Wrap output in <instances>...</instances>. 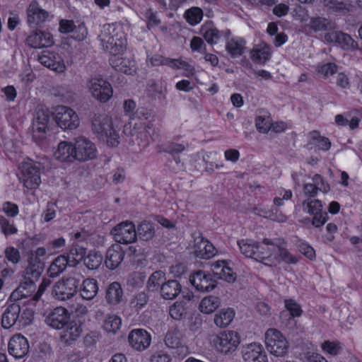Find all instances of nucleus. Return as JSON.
Segmentation results:
<instances>
[{"mask_svg":"<svg viewBox=\"0 0 362 362\" xmlns=\"http://www.w3.org/2000/svg\"><path fill=\"white\" fill-rule=\"evenodd\" d=\"M93 133L108 146H117L119 144V136L113 129L111 118L106 115H95L92 120Z\"/></svg>","mask_w":362,"mask_h":362,"instance_id":"obj_1","label":"nucleus"},{"mask_svg":"<svg viewBox=\"0 0 362 362\" xmlns=\"http://www.w3.org/2000/svg\"><path fill=\"white\" fill-rule=\"evenodd\" d=\"M99 39L103 47L112 54H121L124 50L125 40L123 34L117 30L114 25H104Z\"/></svg>","mask_w":362,"mask_h":362,"instance_id":"obj_2","label":"nucleus"},{"mask_svg":"<svg viewBox=\"0 0 362 362\" xmlns=\"http://www.w3.org/2000/svg\"><path fill=\"white\" fill-rule=\"evenodd\" d=\"M267 350L277 357L284 356L288 350V343L285 336L278 329L270 328L264 334Z\"/></svg>","mask_w":362,"mask_h":362,"instance_id":"obj_3","label":"nucleus"},{"mask_svg":"<svg viewBox=\"0 0 362 362\" xmlns=\"http://www.w3.org/2000/svg\"><path fill=\"white\" fill-rule=\"evenodd\" d=\"M216 350L224 355L233 354L240 344V336L233 330L223 331L213 340Z\"/></svg>","mask_w":362,"mask_h":362,"instance_id":"obj_4","label":"nucleus"},{"mask_svg":"<svg viewBox=\"0 0 362 362\" xmlns=\"http://www.w3.org/2000/svg\"><path fill=\"white\" fill-rule=\"evenodd\" d=\"M42 165L40 163L29 160L21 165V177L24 186L30 189H36L41 183L40 170Z\"/></svg>","mask_w":362,"mask_h":362,"instance_id":"obj_5","label":"nucleus"},{"mask_svg":"<svg viewBox=\"0 0 362 362\" xmlns=\"http://www.w3.org/2000/svg\"><path fill=\"white\" fill-rule=\"evenodd\" d=\"M79 280L74 277L62 278L52 288V296L58 300H66L74 297L78 291Z\"/></svg>","mask_w":362,"mask_h":362,"instance_id":"obj_6","label":"nucleus"},{"mask_svg":"<svg viewBox=\"0 0 362 362\" xmlns=\"http://www.w3.org/2000/svg\"><path fill=\"white\" fill-rule=\"evenodd\" d=\"M54 119L58 126L63 129H74L79 125V118L71 108L59 105L55 108Z\"/></svg>","mask_w":362,"mask_h":362,"instance_id":"obj_7","label":"nucleus"},{"mask_svg":"<svg viewBox=\"0 0 362 362\" xmlns=\"http://www.w3.org/2000/svg\"><path fill=\"white\" fill-rule=\"evenodd\" d=\"M74 155L75 160L86 161L96 157L97 150L95 144L84 136H78L74 139Z\"/></svg>","mask_w":362,"mask_h":362,"instance_id":"obj_8","label":"nucleus"},{"mask_svg":"<svg viewBox=\"0 0 362 362\" xmlns=\"http://www.w3.org/2000/svg\"><path fill=\"white\" fill-rule=\"evenodd\" d=\"M89 89L92 95L102 103L107 102L112 95L111 85L102 78H92L89 82Z\"/></svg>","mask_w":362,"mask_h":362,"instance_id":"obj_9","label":"nucleus"},{"mask_svg":"<svg viewBox=\"0 0 362 362\" xmlns=\"http://www.w3.org/2000/svg\"><path fill=\"white\" fill-rule=\"evenodd\" d=\"M113 235L115 240L119 243H131L136 238L135 226L132 222L121 223L114 228Z\"/></svg>","mask_w":362,"mask_h":362,"instance_id":"obj_10","label":"nucleus"},{"mask_svg":"<svg viewBox=\"0 0 362 362\" xmlns=\"http://www.w3.org/2000/svg\"><path fill=\"white\" fill-rule=\"evenodd\" d=\"M189 281L195 288L202 292H209L216 286V280L213 279L210 274L198 270L189 276Z\"/></svg>","mask_w":362,"mask_h":362,"instance_id":"obj_11","label":"nucleus"},{"mask_svg":"<svg viewBox=\"0 0 362 362\" xmlns=\"http://www.w3.org/2000/svg\"><path fill=\"white\" fill-rule=\"evenodd\" d=\"M69 313L66 308L57 307L46 316L45 322L54 329H60L65 327V325L69 321Z\"/></svg>","mask_w":362,"mask_h":362,"instance_id":"obj_12","label":"nucleus"},{"mask_svg":"<svg viewBox=\"0 0 362 362\" xmlns=\"http://www.w3.org/2000/svg\"><path fill=\"white\" fill-rule=\"evenodd\" d=\"M325 40L335 43L344 49H356L357 42L348 34L340 30H332L325 34Z\"/></svg>","mask_w":362,"mask_h":362,"instance_id":"obj_13","label":"nucleus"},{"mask_svg":"<svg viewBox=\"0 0 362 362\" xmlns=\"http://www.w3.org/2000/svg\"><path fill=\"white\" fill-rule=\"evenodd\" d=\"M129 345L137 351L146 349L151 344L150 334L144 329H135L128 336Z\"/></svg>","mask_w":362,"mask_h":362,"instance_id":"obj_14","label":"nucleus"},{"mask_svg":"<svg viewBox=\"0 0 362 362\" xmlns=\"http://www.w3.org/2000/svg\"><path fill=\"white\" fill-rule=\"evenodd\" d=\"M38 61L43 66L59 73H62L66 69V66L62 57L54 52L45 50L38 57Z\"/></svg>","mask_w":362,"mask_h":362,"instance_id":"obj_15","label":"nucleus"},{"mask_svg":"<svg viewBox=\"0 0 362 362\" xmlns=\"http://www.w3.org/2000/svg\"><path fill=\"white\" fill-rule=\"evenodd\" d=\"M242 355L245 362H267V354L259 344L252 343L243 346Z\"/></svg>","mask_w":362,"mask_h":362,"instance_id":"obj_16","label":"nucleus"},{"mask_svg":"<svg viewBox=\"0 0 362 362\" xmlns=\"http://www.w3.org/2000/svg\"><path fill=\"white\" fill-rule=\"evenodd\" d=\"M8 352L16 358L24 357L29 351V344L27 339L18 334L13 336L8 342Z\"/></svg>","mask_w":362,"mask_h":362,"instance_id":"obj_17","label":"nucleus"},{"mask_svg":"<svg viewBox=\"0 0 362 362\" xmlns=\"http://www.w3.org/2000/svg\"><path fill=\"white\" fill-rule=\"evenodd\" d=\"M85 252L83 248L79 249V252L76 248L71 250V255H76V257H78L79 260L83 259V263L86 267L89 269H97L101 264L103 262V256L100 252H98L94 250H91L88 252L86 256H83Z\"/></svg>","mask_w":362,"mask_h":362,"instance_id":"obj_18","label":"nucleus"},{"mask_svg":"<svg viewBox=\"0 0 362 362\" xmlns=\"http://www.w3.org/2000/svg\"><path fill=\"white\" fill-rule=\"evenodd\" d=\"M26 42L28 46L37 49L52 46L54 44V40L49 33L35 30L26 38Z\"/></svg>","mask_w":362,"mask_h":362,"instance_id":"obj_19","label":"nucleus"},{"mask_svg":"<svg viewBox=\"0 0 362 362\" xmlns=\"http://www.w3.org/2000/svg\"><path fill=\"white\" fill-rule=\"evenodd\" d=\"M21 306L17 303H11L6 308L1 317V325L5 329H9L18 325L19 326Z\"/></svg>","mask_w":362,"mask_h":362,"instance_id":"obj_20","label":"nucleus"},{"mask_svg":"<svg viewBox=\"0 0 362 362\" xmlns=\"http://www.w3.org/2000/svg\"><path fill=\"white\" fill-rule=\"evenodd\" d=\"M43 269L44 263L37 257H33V254L32 253L28 259V266L24 272L25 280L29 281L30 285L33 286V284H35V281L38 279Z\"/></svg>","mask_w":362,"mask_h":362,"instance_id":"obj_21","label":"nucleus"},{"mask_svg":"<svg viewBox=\"0 0 362 362\" xmlns=\"http://www.w3.org/2000/svg\"><path fill=\"white\" fill-rule=\"evenodd\" d=\"M194 252L196 257L201 259H209L215 255L214 245L202 236L194 239Z\"/></svg>","mask_w":362,"mask_h":362,"instance_id":"obj_22","label":"nucleus"},{"mask_svg":"<svg viewBox=\"0 0 362 362\" xmlns=\"http://www.w3.org/2000/svg\"><path fill=\"white\" fill-rule=\"evenodd\" d=\"M120 54H112L110 64L116 71L125 74H132L135 71V62L119 56Z\"/></svg>","mask_w":362,"mask_h":362,"instance_id":"obj_23","label":"nucleus"},{"mask_svg":"<svg viewBox=\"0 0 362 362\" xmlns=\"http://www.w3.org/2000/svg\"><path fill=\"white\" fill-rule=\"evenodd\" d=\"M124 252L119 245H113L108 248L106 252L105 263L110 269H115L122 263Z\"/></svg>","mask_w":362,"mask_h":362,"instance_id":"obj_24","label":"nucleus"},{"mask_svg":"<svg viewBox=\"0 0 362 362\" xmlns=\"http://www.w3.org/2000/svg\"><path fill=\"white\" fill-rule=\"evenodd\" d=\"M182 291V286L177 280H168L163 283L160 288V297L165 300H173Z\"/></svg>","mask_w":362,"mask_h":362,"instance_id":"obj_25","label":"nucleus"},{"mask_svg":"<svg viewBox=\"0 0 362 362\" xmlns=\"http://www.w3.org/2000/svg\"><path fill=\"white\" fill-rule=\"evenodd\" d=\"M28 23L30 25H37L44 22L48 17V12L39 7L36 1H33L27 10Z\"/></svg>","mask_w":362,"mask_h":362,"instance_id":"obj_26","label":"nucleus"},{"mask_svg":"<svg viewBox=\"0 0 362 362\" xmlns=\"http://www.w3.org/2000/svg\"><path fill=\"white\" fill-rule=\"evenodd\" d=\"M123 290L119 282L111 283L107 288L105 300L110 305H117L122 302L123 298Z\"/></svg>","mask_w":362,"mask_h":362,"instance_id":"obj_27","label":"nucleus"},{"mask_svg":"<svg viewBox=\"0 0 362 362\" xmlns=\"http://www.w3.org/2000/svg\"><path fill=\"white\" fill-rule=\"evenodd\" d=\"M74 153V144L67 141H62L54 152V157L61 162H72L75 160Z\"/></svg>","mask_w":362,"mask_h":362,"instance_id":"obj_28","label":"nucleus"},{"mask_svg":"<svg viewBox=\"0 0 362 362\" xmlns=\"http://www.w3.org/2000/svg\"><path fill=\"white\" fill-rule=\"evenodd\" d=\"M81 296L87 300L93 299L98 292V281L94 279H85L79 290Z\"/></svg>","mask_w":362,"mask_h":362,"instance_id":"obj_29","label":"nucleus"},{"mask_svg":"<svg viewBox=\"0 0 362 362\" xmlns=\"http://www.w3.org/2000/svg\"><path fill=\"white\" fill-rule=\"evenodd\" d=\"M263 243L267 245L276 246V247L278 248L279 256L285 262L288 264H296L297 262L296 258L281 246L282 244L284 243L283 240L276 239L271 240L268 238H264Z\"/></svg>","mask_w":362,"mask_h":362,"instance_id":"obj_30","label":"nucleus"},{"mask_svg":"<svg viewBox=\"0 0 362 362\" xmlns=\"http://www.w3.org/2000/svg\"><path fill=\"white\" fill-rule=\"evenodd\" d=\"M325 6L329 11L342 15L353 10L352 4L348 0H325Z\"/></svg>","mask_w":362,"mask_h":362,"instance_id":"obj_31","label":"nucleus"},{"mask_svg":"<svg viewBox=\"0 0 362 362\" xmlns=\"http://www.w3.org/2000/svg\"><path fill=\"white\" fill-rule=\"evenodd\" d=\"M69 260L66 257L60 255L55 258L47 269V275L50 278H56L66 269Z\"/></svg>","mask_w":362,"mask_h":362,"instance_id":"obj_32","label":"nucleus"},{"mask_svg":"<svg viewBox=\"0 0 362 362\" xmlns=\"http://www.w3.org/2000/svg\"><path fill=\"white\" fill-rule=\"evenodd\" d=\"M284 303L287 311H282L281 313L280 317L281 319L284 317L288 316V322H293L294 317H300L302 315L303 310L300 305L294 300L286 299L285 300Z\"/></svg>","mask_w":362,"mask_h":362,"instance_id":"obj_33","label":"nucleus"},{"mask_svg":"<svg viewBox=\"0 0 362 362\" xmlns=\"http://www.w3.org/2000/svg\"><path fill=\"white\" fill-rule=\"evenodd\" d=\"M245 41L240 37H234L228 40L226 49L232 57H236L242 55L245 49Z\"/></svg>","mask_w":362,"mask_h":362,"instance_id":"obj_34","label":"nucleus"},{"mask_svg":"<svg viewBox=\"0 0 362 362\" xmlns=\"http://www.w3.org/2000/svg\"><path fill=\"white\" fill-rule=\"evenodd\" d=\"M221 305L219 298L214 296H208L204 297L200 302L199 310L204 314H211L214 313Z\"/></svg>","mask_w":362,"mask_h":362,"instance_id":"obj_35","label":"nucleus"},{"mask_svg":"<svg viewBox=\"0 0 362 362\" xmlns=\"http://www.w3.org/2000/svg\"><path fill=\"white\" fill-rule=\"evenodd\" d=\"M271 52L269 47L264 45L255 46L250 52V57L253 62L264 64L270 58Z\"/></svg>","mask_w":362,"mask_h":362,"instance_id":"obj_36","label":"nucleus"},{"mask_svg":"<svg viewBox=\"0 0 362 362\" xmlns=\"http://www.w3.org/2000/svg\"><path fill=\"white\" fill-rule=\"evenodd\" d=\"M136 237L144 241L151 240L155 235L154 224L151 222L144 221L137 227Z\"/></svg>","mask_w":362,"mask_h":362,"instance_id":"obj_37","label":"nucleus"},{"mask_svg":"<svg viewBox=\"0 0 362 362\" xmlns=\"http://www.w3.org/2000/svg\"><path fill=\"white\" fill-rule=\"evenodd\" d=\"M164 343L168 348H179L182 345V334L176 328L168 330L164 337Z\"/></svg>","mask_w":362,"mask_h":362,"instance_id":"obj_38","label":"nucleus"},{"mask_svg":"<svg viewBox=\"0 0 362 362\" xmlns=\"http://www.w3.org/2000/svg\"><path fill=\"white\" fill-rule=\"evenodd\" d=\"M272 119L269 114L265 111H260L255 119V126L260 133H267L272 127Z\"/></svg>","mask_w":362,"mask_h":362,"instance_id":"obj_39","label":"nucleus"},{"mask_svg":"<svg viewBox=\"0 0 362 362\" xmlns=\"http://www.w3.org/2000/svg\"><path fill=\"white\" fill-rule=\"evenodd\" d=\"M235 313L230 308L221 310L214 316V323L218 327H226L232 322Z\"/></svg>","mask_w":362,"mask_h":362,"instance_id":"obj_40","label":"nucleus"},{"mask_svg":"<svg viewBox=\"0 0 362 362\" xmlns=\"http://www.w3.org/2000/svg\"><path fill=\"white\" fill-rule=\"evenodd\" d=\"M66 329L64 331V337L66 341H74L80 337L82 332L81 325L78 322L72 321L68 322L65 325Z\"/></svg>","mask_w":362,"mask_h":362,"instance_id":"obj_41","label":"nucleus"},{"mask_svg":"<svg viewBox=\"0 0 362 362\" xmlns=\"http://www.w3.org/2000/svg\"><path fill=\"white\" fill-rule=\"evenodd\" d=\"M165 274L161 271L153 272L149 277L147 282V288L148 291L154 292L160 290V286L165 283Z\"/></svg>","mask_w":362,"mask_h":362,"instance_id":"obj_42","label":"nucleus"},{"mask_svg":"<svg viewBox=\"0 0 362 362\" xmlns=\"http://www.w3.org/2000/svg\"><path fill=\"white\" fill-rule=\"evenodd\" d=\"M29 283L30 281L28 280L21 283L18 287L11 293V298L14 300H18L20 298L28 296L35 288V284H33V286H31Z\"/></svg>","mask_w":362,"mask_h":362,"instance_id":"obj_43","label":"nucleus"},{"mask_svg":"<svg viewBox=\"0 0 362 362\" xmlns=\"http://www.w3.org/2000/svg\"><path fill=\"white\" fill-rule=\"evenodd\" d=\"M184 300L175 302L169 309L170 317L176 320H180L186 317L187 311Z\"/></svg>","mask_w":362,"mask_h":362,"instance_id":"obj_44","label":"nucleus"},{"mask_svg":"<svg viewBox=\"0 0 362 362\" xmlns=\"http://www.w3.org/2000/svg\"><path fill=\"white\" fill-rule=\"evenodd\" d=\"M257 243L247 240H242L238 242L240 252L247 257H251L256 260Z\"/></svg>","mask_w":362,"mask_h":362,"instance_id":"obj_45","label":"nucleus"},{"mask_svg":"<svg viewBox=\"0 0 362 362\" xmlns=\"http://www.w3.org/2000/svg\"><path fill=\"white\" fill-rule=\"evenodd\" d=\"M303 210L310 215H317L323 213L322 204L318 199H308L303 202Z\"/></svg>","mask_w":362,"mask_h":362,"instance_id":"obj_46","label":"nucleus"},{"mask_svg":"<svg viewBox=\"0 0 362 362\" xmlns=\"http://www.w3.org/2000/svg\"><path fill=\"white\" fill-rule=\"evenodd\" d=\"M269 245H265L263 242L262 244L257 243L256 250V260L263 262L264 260H269V257L275 251L276 246L269 247Z\"/></svg>","mask_w":362,"mask_h":362,"instance_id":"obj_47","label":"nucleus"},{"mask_svg":"<svg viewBox=\"0 0 362 362\" xmlns=\"http://www.w3.org/2000/svg\"><path fill=\"white\" fill-rule=\"evenodd\" d=\"M121 319L115 315H110L105 319L103 328L107 332L115 333L120 327Z\"/></svg>","mask_w":362,"mask_h":362,"instance_id":"obj_48","label":"nucleus"},{"mask_svg":"<svg viewBox=\"0 0 362 362\" xmlns=\"http://www.w3.org/2000/svg\"><path fill=\"white\" fill-rule=\"evenodd\" d=\"M187 21L194 25L199 23L203 17V12L201 8L198 7H192L186 11L185 13Z\"/></svg>","mask_w":362,"mask_h":362,"instance_id":"obj_49","label":"nucleus"},{"mask_svg":"<svg viewBox=\"0 0 362 362\" xmlns=\"http://www.w3.org/2000/svg\"><path fill=\"white\" fill-rule=\"evenodd\" d=\"M310 136L313 140L315 141L316 146L322 151H327L331 147V142L328 138L321 136L317 131H313L310 132Z\"/></svg>","mask_w":362,"mask_h":362,"instance_id":"obj_50","label":"nucleus"},{"mask_svg":"<svg viewBox=\"0 0 362 362\" xmlns=\"http://www.w3.org/2000/svg\"><path fill=\"white\" fill-rule=\"evenodd\" d=\"M310 27L315 31L325 30L332 28V23L324 18H313L310 21Z\"/></svg>","mask_w":362,"mask_h":362,"instance_id":"obj_51","label":"nucleus"},{"mask_svg":"<svg viewBox=\"0 0 362 362\" xmlns=\"http://www.w3.org/2000/svg\"><path fill=\"white\" fill-rule=\"evenodd\" d=\"M215 276L228 283H233L236 280L237 275L236 273L227 265L224 269H221L220 272H215Z\"/></svg>","mask_w":362,"mask_h":362,"instance_id":"obj_52","label":"nucleus"},{"mask_svg":"<svg viewBox=\"0 0 362 362\" xmlns=\"http://www.w3.org/2000/svg\"><path fill=\"white\" fill-rule=\"evenodd\" d=\"M136 108V103L132 100H127L124 103V110L128 116L131 118L133 117H140V115H144V110L141 109L139 110V109L135 112L134 110Z\"/></svg>","mask_w":362,"mask_h":362,"instance_id":"obj_53","label":"nucleus"},{"mask_svg":"<svg viewBox=\"0 0 362 362\" xmlns=\"http://www.w3.org/2000/svg\"><path fill=\"white\" fill-rule=\"evenodd\" d=\"M148 61L151 62L152 66H160V65H166L170 67L171 66H175V62H173V59L165 58L162 55L155 54L152 56L151 58L148 59Z\"/></svg>","mask_w":362,"mask_h":362,"instance_id":"obj_54","label":"nucleus"},{"mask_svg":"<svg viewBox=\"0 0 362 362\" xmlns=\"http://www.w3.org/2000/svg\"><path fill=\"white\" fill-rule=\"evenodd\" d=\"M330 187L328 184L324 187H317L313 184H306L304 186V192L305 194L309 195L311 197H314L317 195L318 190L322 191L326 193L329 191Z\"/></svg>","mask_w":362,"mask_h":362,"instance_id":"obj_55","label":"nucleus"},{"mask_svg":"<svg viewBox=\"0 0 362 362\" xmlns=\"http://www.w3.org/2000/svg\"><path fill=\"white\" fill-rule=\"evenodd\" d=\"M0 226L5 235L15 234L17 232V228L3 216H0Z\"/></svg>","mask_w":362,"mask_h":362,"instance_id":"obj_56","label":"nucleus"},{"mask_svg":"<svg viewBox=\"0 0 362 362\" xmlns=\"http://www.w3.org/2000/svg\"><path fill=\"white\" fill-rule=\"evenodd\" d=\"M203 37L208 43L216 44L220 37L219 31L216 28L208 29L203 33Z\"/></svg>","mask_w":362,"mask_h":362,"instance_id":"obj_57","label":"nucleus"},{"mask_svg":"<svg viewBox=\"0 0 362 362\" xmlns=\"http://www.w3.org/2000/svg\"><path fill=\"white\" fill-rule=\"evenodd\" d=\"M5 256L9 262L13 264L18 263L21 258L18 250L13 247H8L5 250Z\"/></svg>","mask_w":362,"mask_h":362,"instance_id":"obj_58","label":"nucleus"},{"mask_svg":"<svg viewBox=\"0 0 362 362\" xmlns=\"http://www.w3.org/2000/svg\"><path fill=\"white\" fill-rule=\"evenodd\" d=\"M33 317V311L26 308L20 314L19 326H27L31 323Z\"/></svg>","mask_w":362,"mask_h":362,"instance_id":"obj_59","label":"nucleus"},{"mask_svg":"<svg viewBox=\"0 0 362 362\" xmlns=\"http://www.w3.org/2000/svg\"><path fill=\"white\" fill-rule=\"evenodd\" d=\"M148 301V296L144 292H140L136 294L132 301V304L136 309H141L146 304Z\"/></svg>","mask_w":362,"mask_h":362,"instance_id":"obj_60","label":"nucleus"},{"mask_svg":"<svg viewBox=\"0 0 362 362\" xmlns=\"http://www.w3.org/2000/svg\"><path fill=\"white\" fill-rule=\"evenodd\" d=\"M322 347L325 351L332 356L338 354L341 350V346L339 344L330 341H325L322 344Z\"/></svg>","mask_w":362,"mask_h":362,"instance_id":"obj_61","label":"nucleus"},{"mask_svg":"<svg viewBox=\"0 0 362 362\" xmlns=\"http://www.w3.org/2000/svg\"><path fill=\"white\" fill-rule=\"evenodd\" d=\"M51 284L52 281L49 279V278L44 277L39 286L37 291L33 296L32 299L35 301L38 300L42 296V293L45 292L47 288L50 286Z\"/></svg>","mask_w":362,"mask_h":362,"instance_id":"obj_62","label":"nucleus"},{"mask_svg":"<svg viewBox=\"0 0 362 362\" xmlns=\"http://www.w3.org/2000/svg\"><path fill=\"white\" fill-rule=\"evenodd\" d=\"M76 28L73 21L61 20L59 22V31L62 33H69L74 32Z\"/></svg>","mask_w":362,"mask_h":362,"instance_id":"obj_63","label":"nucleus"},{"mask_svg":"<svg viewBox=\"0 0 362 362\" xmlns=\"http://www.w3.org/2000/svg\"><path fill=\"white\" fill-rule=\"evenodd\" d=\"M299 251L308 258L312 259L315 256L313 248L305 243H299L298 245Z\"/></svg>","mask_w":362,"mask_h":362,"instance_id":"obj_64","label":"nucleus"}]
</instances>
